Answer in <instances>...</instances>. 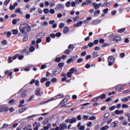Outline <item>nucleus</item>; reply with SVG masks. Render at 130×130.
Here are the masks:
<instances>
[{
    "mask_svg": "<svg viewBox=\"0 0 130 130\" xmlns=\"http://www.w3.org/2000/svg\"><path fill=\"white\" fill-rule=\"evenodd\" d=\"M19 30L23 34H27L31 31V26L28 23L21 24L19 27Z\"/></svg>",
    "mask_w": 130,
    "mask_h": 130,
    "instance_id": "1",
    "label": "nucleus"
},
{
    "mask_svg": "<svg viewBox=\"0 0 130 130\" xmlns=\"http://www.w3.org/2000/svg\"><path fill=\"white\" fill-rule=\"evenodd\" d=\"M64 97V95H63V94L60 93L56 95L55 96L51 98L45 102L41 103L40 104H45V103H48V102H50L51 101H53L54 100H56V99H59L60 98H63Z\"/></svg>",
    "mask_w": 130,
    "mask_h": 130,
    "instance_id": "2",
    "label": "nucleus"
},
{
    "mask_svg": "<svg viewBox=\"0 0 130 130\" xmlns=\"http://www.w3.org/2000/svg\"><path fill=\"white\" fill-rule=\"evenodd\" d=\"M61 72V70L60 71H58L57 72V70L55 69L54 70V71H52L53 74H50V73L47 72L46 73V77H49V76H50L52 78L53 77H55V76H56V75H58V74H60Z\"/></svg>",
    "mask_w": 130,
    "mask_h": 130,
    "instance_id": "3",
    "label": "nucleus"
},
{
    "mask_svg": "<svg viewBox=\"0 0 130 130\" xmlns=\"http://www.w3.org/2000/svg\"><path fill=\"white\" fill-rule=\"evenodd\" d=\"M121 37L120 36H117L115 37H113V35L110 36L109 37L110 41H114L115 43H117L118 41H120Z\"/></svg>",
    "mask_w": 130,
    "mask_h": 130,
    "instance_id": "4",
    "label": "nucleus"
},
{
    "mask_svg": "<svg viewBox=\"0 0 130 130\" xmlns=\"http://www.w3.org/2000/svg\"><path fill=\"white\" fill-rule=\"evenodd\" d=\"M108 61L109 62L108 66H109V67H111V66H113V64H114L115 59L114 58V57L112 56H109L108 57Z\"/></svg>",
    "mask_w": 130,
    "mask_h": 130,
    "instance_id": "5",
    "label": "nucleus"
},
{
    "mask_svg": "<svg viewBox=\"0 0 130 130\" xmlns=\"http://www.w3.org/2000/svg\"><path fill=\"white\" fill-rule=\"evenodd\" d=\"M8 111H9V107L6 105L0 106V112H8Z\"/></svg>",
    "mask_w": 130,
    "mask_h": 130,
    "instance_id": "6",
    "label": "nucleus"
},
{
    "mask_svg": "<svg viewBox=\"0 0 130 130\" xmlns=\"http://www.w3.org/2000/svg\"><path fill=\"white\" fill-rule=\"evenodd\" d=\"M67 130L68 129V126H67V123H62L59 125V130Z\"/></svg>",
    "mask_w": 130,
    "mask_h": 130,
    "instance_id": "7",
    "label": "nucleus"
},
{
    "mask_svg": "<svg viewBox=\"0 0 130 130\" xmlns=\"http://www.w3.org/2000/svg\"><path fill=\"white\" fill-rule=\"evenodd\" d=\"M64 9V6L61 4H59L56 5L55 9L56 11H62Z\"/></svg>",
    "mask_w": 130,
    "mask_h": 130,
    "instance_id": "8",
    "label": "nucleus"
},
{
    "mask_svg": "<svg viewBox=\"0 0 130 130\" xmlns=\"http://www.w3.org/2000/svg\"><path fill=\"white\" fill-rule=\"evenodd\" d=\"M36 125V127H35ZM34 126V130H38L39 127H40V123H38L37 122H35V123L33 124Z\"/></svg>",
    "mask_w": 130,
    "mask_h": 130,
    "instance_id": "9",
    "label": "nucleus"
},
{
    "mask_svg": "<svg viewBox=\"0 0 130 130\" xmlns=\"http://www.w3.org/2000/svg\"><path fill=\"white\" fill-rule=\"evenodd\" d=\"M5 75H8L9 76L10 79H13V73L10 71L7 70L4 72Z\"/></svg>",
    "mask_w": 130,
    "mask_h": 130,
    "instance_id": "10",
    "label": "nucleus"
},
{
    "mask_svg": "<svg viewBox=\"0 0 130 130\" xmlns=\"http://www.w3.org/2000/svg\"><path fill=\"white\" fill-rule=\"evenodd\" d=\"M90 4H92L91 0H86V2L82 3V6L84 7V6H88V5H90Z\"/></svg>",
    "mask_w": 130,
    "mask_h": 130,
    "instance_id": "11",
    "label": "nucleus"
},
{
    "mask_svg": "<svg viewBox=\"0 0 130 130\" xmlns=\"http://www.w3.org/2000/svg\"><path fill=\"white\" fill-rule=\"evenodd\" d=\"M123 88H124V85H120L116 87L115 90L116 91H117V92H120L121 90H123Z\"/></svg>",
    "mask_w": 130,
    "mask_h": 130,
    "instance_id": "12",
    "label": "nucleus"
},
{
    "mask_svg": "<svg viewBox=\"0 0 130 130\" xmlns=\"http://www.w3.org/2000/svg\"><path fill=\"white\" fill-rule=\"evenodd\" d=\"M92 58H95V57H97L98 56H99V54H98V52L97 51H93L92 53L91 54Z\"/></svg>",
    "mask_w": 130,
    "mask_h": 130,
    "instance_id": "13",
    "label": "nucleus"
},
{
    "mask_svg": "<svg viewBox=\"0 0 130 130\" xmlns=\"http://www.w3.org/2000/svg\"><path fill=\"white\" fill-rule=\"evenodd\" d=\"M101 22V20L100 19L95 20L91 23V25H98V24H100V23Z\"/></svg>",
    "mask_w": 130,
    "mask_h": 130,
    "instance_id": "14",
    "label": "nucleus"
},
{
    "mask_svg": "<svg viewBox=\"0 0 130 130\" xmlns=\"http://www.w3.org/2000/svg\"><path fill=\"white\" fill-rule=\"evenodd\" d=\"M35 95H36L37 96H41V93L40 92V88H38L35 92Z\"/></svg>",
    "mask_w": 130,
    "mask_h": 130,
    "instance_id": "15",
    "label": "nucleus"
},
{
    "mask_svg": "<svg viewBox=\"0 0 130 130\" xmlns=\"http://www.w3.org/2000/svg\"><path fill=\"white\" fill-rule=\"evenodd\" d=\"M110 6H111L110 5V2H105L102 5V7H103V8L107 7V8H109V7H110Z\"/></svg>",
    "mask_w": 130,
    "mask_h": 130,
    "instance_id": "16",
    "label": "nucleus"
},
{
    "mask_svg": "<svg viewBox=\"0 0 130 130\" xmlns=\"http://www.w3.org/2000/svg\"><path fill=\"white\" fill-rule=\"evenodd\" d=\"M8 103L9 104H12V105H15L17 103V101H15L14 99H11L9 101Z\"/></svg>",
    "mask_w": 130,
    "mask_h": 130,
    "instance_id": "17",
    "label": "nucleus"
},
{
    "mask_svg": "<svg viewBox=\"0 0 130 130\" xmlns=\"http://www.w3.org/2000/svg\"><path fill=\"white\" fill-rule=\"evenodd\" d=\"M92 6L95 10H98V9H99V6L98 4L95 2L92 3Z\"/></svg>",
    "mask_w": 130,
    "mask_h": 130,
    "instance_id": "18",
    "label": "nucleus"
},
{
    "mask_svg": "<svg viewBox=\"0 0 130 130\" xmlns=\"http://www.w3.org/2000/svg\"><path fill=\"white\" fill-rule=\"evenodd\" d=\"M74 58H75V57H71L70 58L68 59L67 60V63H70L71 62H73V61H74V60H75V59H74Z\"/></svg>",
    "mask_w": 130,
    "mask_h": 130,
    "instance_id": "19",
    "label": "nucleus"
},
{
    "mask_svg": "<svg viewBox=\"0 0 130 130\" xmlns=\"http://www.w3.org/2000/svg\"><path fill=\"white\" fill-rule=\"evenodd\" d=\"M70 28L69 27L66 26L63 29V33L64 34H67L68 32H69Z\"/></svg>",
    "mask_w": 130,
    "mask_h": 130,
    "instance_id": "20",
    "label": "nucleus"
},
{
    "mask_svg": "<svg viewBox=\"0 0 130 130\" xmlns=\"http://www.w3.org/2000/svg\"><path fill=\"white\" fill-rule=\"evenodd\" d=\"M48 80V79H47V78L43 77L41 79L40 82L42 83H42H44V82H46V81H47Z\"/></svg>",
    "mask_w": 130,
    "mask_h": 130,
    "instance_id": "21",
    "label": "nucleus"
},
{
    "mask_svg": "<svg viewBox=\"0 0 130 130\" xmlns=\"http://www.w3.org/2000/svg\"><path fill=\"white\" fill-rule=\"evenodd\" d=\"M82 25V21H79L77 23V24H74V27H81Z\"/></svg>",
    "mask_w": 130,
    "mask_h": 130,
    "instance_id": "22",
    "label": "nucleus"
},
{
    "mask_svg": "<svg viewBox=\"0 0 130 130\" xmlns=\"http://www.w3.org/2000/svg\"><path fill=\"white\" fill-rule=\"evenodd\" d=\"M130 98V96H128L127 97H125L124 99H122V102H127L128 101V98Z\"/></svg>",
    "mask_w": 130,
    "mask_h": 130,
    "instance_id": "23",
    "label": "nucleus"
},
{
    "mask_svg": "<svg viewBox=\"0 0 130 130\" xmlns=\"http://www.w3.org/2000/svg\"><path fill=\"white\" fill-rule=\"evenodd\" d=\"M99 99H105L106 98V94H101L100 96H99Z\"/></svg>",
    "mask_w": 130,
    "mask_h": 130,
    "instance_id": "24",
    "label": "nucleus"
},
{
    "mask_svg": "<svg viewBox=\"0 0 130 130\" xmlns=\"http://www.w3.org/2000/svg\"><path fill=\"white\" fill-rule=\"evenodd\" d=\"M15 13H19L20 15H22L23 14V11H21V9H20V8H17L15 11Z\"/></svg>",
    "mask_w": 130,
    "mask_h": 130,
    "instance_id": "25",
    "label": "nucleus"
},
{
    "mask_svg": "<svg viewBox=\"0 0 130 130\" xmlns=\"http://www.w3.org/2000/svg\"><path fill=\"white\" fill-rule=\"evenodd\" d=\"M117 125V121H115V122H113L111 124V127H115Z\"/></svg>",
    "mask_w": 130,
    "mask_h": 130,
    "instance_id": "26",
    "label": "nucleus"
},
{
    "mask_svg": "<svg viewBox=\"0 0 130 130\" xmlns=\"http://www.w3.org/2000/svg\"><path fill=\"white\" fill-rule=\"evenodd\" d=\"M49 126H51V124H48L47 126L43 127L44 130H48L49 129Z\"/></svg>",
    "mask_w": 130,
    "mask_h": 130,
    "instance_id": "27",
    "label": "nucleus"
},
{
    "mask_svg": "<svg viewBox=\"0 0 130 130\" xmlns=\"http://www.w3.org/2000/svg\"><path fill=\"white\" fill-rule=\"evenodd\" d=\"M66 102H68V99H63L59 103V105H61V104H64Z\"/></svg>",
    "mask_w": 130,
    "mask_h": 130,
    "instance_id": "28",
    "label": "nucleus"
},
{
    "mask_svg": "<svg viewBox=\"0 0 130 130\" xmlns=\"http://www.w3.org/2000/svg\"><path fill=\"white\" fill-rule=\"evenodd\" d=\"M50 84H51V81H48L45 82V86L47 87H50Z\"/></svg>",
    "mask_w": 130,
    "mask_h": 130,
    "instance_id": "29",
    "label": "nucleus"
},
{
    "mask_svg": "<svg viewBox=\"0 0 130 130\" xmlns=\"http://www.w3.org/2000/svg\"><path fill=\"white\" fill-rule=\"evenodd\" d=\"M51 82L53 83H56L57 82V78L54 77L51 79Z\"/></svg>",
    "mask_w": 130,
    "mask_h": 130,
    "instance_id": "30",
    "label": "nucleus"
},
{
    "mask_svg": "<svg viewBox=\"0 0 130 130\" xmlns=\"http://www.w3.org/2000/svg\"><path fill=\"white\" fill-rule=\"evenodd\" d=\"M110 114L109 113H106L104 115V120H106L107 118H108V116H109Z\"/></svg>",
    "mask_w": 130,
    "mask_h": 130,
    "instance_id": "31",
    "label": "nucleus"
},
{
    "mask_svg": "<svg viewBox=\"0 0 130 130\" xmlns=\"http://www.w3.org/2000/svg\"><path fill=\"white\" fill-rule=\"evenodd\" d=\"M60 60H61V57H57L55 59L54 61L56 62H60Z\"/></svg>",
    "mask_w": 130,
    "mask_h": 130,
    "instance_id": "32",
    "label": "nucleus"
},
{
    "mask_svg": "<svg viewBox=\"0 0 130 130\" xmlns=\"http://www.w3.org/2000/svg\"><path fill=\"white\" fill-rule=\"evenodd\" d=\"M26 109V107H24L23 108H21L19 110V113H23V112H24V111H25Z\"/></svg>",
    "mask_w": 130,
    "mask_h": 130,
    "instance_id": "33",
    "label": "nucleus"
},
{
    "mask_svg": "<svg viewBox=\"0 0 130 130\" xmlns=\"http://www.w3.org/2000/svg\"><path fill=\"white\" fill-rule=\"evenodd\" d=\"M13 58H12V57L11 56H9L8 57V63H11V62H13Z\"/></svg>",
    "mask_w": 130,
    "mask_h": 130,
    "instance_id": "34",
    "label": "nucleus"
},
{
    "mask_svg": "<svg viewBox=\"0 0 130 130\" xmlns=\"http://www.w3.org/2000/svg\"><path fill=\"white\" fill-rule=\"evenodd\" d=\"M46 41L47 43H49V42H50V41H51V39L50 38V37L48 36V37H46Z\"/></svg>",
    "mask_w": 130,
    "mask_h": 130,
    "instance_id": "35",
    "label": "nucleus"
},
{
    "mask_svg": "<svg viewBox=\"0 0 130 130\" xmlns=\"http://www.w3.org/2000/svg\"><path fill=\"white\" fill-rule=\"evenodd\" d=\"M71 119V123H74L75 122H77V118H72Z\"/></svg>",
    "mask_w": 130,
    "mask_h": 130,
    "instance_id": "36",
    "label": "nucleus"
},
{
    "mask_svg": "<svg viewBox=\"0 0 130 130\" xmlns=\"http://www.w3.org/2000/svg\"><path fill=\"white\" fill-rule=\"evenodd\" d=\"M125 31V28H122L118 30V33H123Z\"/></svg>",
    "mask_w": 130,
    "mask_h": 130,
    "instance_id": "37",
    "label": "nucleus"
},
{
    "mask_svg": "<svg viewBox=\"0 0 130 130\" xmlns=\"http://www.w3.org/2000/svg\"><path fill=\"white\" fill-rule=\"evenodd\" d=\"M99 99H100L99 96L95 97L94 99H92V102H96L98 101V100H99Z\"/></svg>",
    "mask_w": 130,
    "mask_h": 130,
    "instance_id": "38",
    "label": "nucleus"
},
{
    "mask_svg": "<svg viewBox=\"0 0 130 130\" xmlns=\"http://www.w3.org/2000/svg\"><path fill=\"white\" fill-rule=\"evenodd\" d=\"M108 128H109V126L108 125H107L106 126H104L103 127H102L100 130H106V129H108Z\"/></svg>",
    "mask_w": 130,
    "mask_h": 130,
    "instance_id": "39",
    "label": "nucleus"
},
{
    "mask_svg": "<svg viewBox=\"0 0 130 130\" xmlns=\"http://www.w3.org/2000/svg\"><path fill=\"white\" fill-rule=\"evenodd\" d=\"M110 44L105 43L102 45V47H107V46H110Z\"/></svg>",
    "mask_w": 130,
    "mask_h": 130,
    "instance_id": "40",
    "label": "nucleus"
},
{
    "mask_svg": "<svg viewBox=\"0 0 130 130\" xmlns=\"http://www.w3.org/2000/svg\"><path fill=\"white\" fill-rule=\"evenodd\" d=\"M12 31V34H13L14 35H16V34H18V30L17 29H13Z\"/></svg>",
    "mask_w": 130,
    "mask_h": 130,
    "instance_id": "41",
    "label": "nucleus"
},
{
    "mask_svg": "<svg viewBox=\"0 0 130 130\" xmlns=\"http://www.w3.org/2000/svg\"><path fill=\"white\" fill-rule=\"evenodd\" d=\"M29 50L30 52H33V51H34V50H35V48L34 46H31L29 48Z\"/></svg>",
    "mask_w": 130,
    "mask_h": 130,
    "instance_id": "42",
    "label": "nucleus"
},
{
    "mask_svg": "<svg viewBox=\"0 0 130 130\" xmlns=\"http://www.w3.org/2000/svg\"><path fill=\"white\" fill-rule=\"evenodd\" d=\"M64 66V63L63 62L59 63L58 64V68H62Z\"/></svg>",
    "mask_w": 130,
    "mask_h": 130,
    "instance_id": "43",
    "label": "nucleus"
},
{
    "mask_svg": "<svg viewBox=\"0 0 130 130\" xmlns=\"http://www.w3.org/2000/svg\"><path fill=\"white\" fill-rule=\"evenodd\" d=\"M18 56H19V54H16L15 55H14L12 57V59L13 60H15V59H17V57H18Z\"/></svg>",
    "mask_w": 130,
    "mask_h": 130,
    "instance_id": "44",
    "label": "nucleus"
},
{
    "mask_svg": "<svg viewBox=\"0 0 130 130\" xmlns=\"http://www.w3.org/2000/svg\"><path fill=\"white\" fill-rule=\"evenodd\" d=\"M34 97H35V95H31L29 99L27 100V102H30V101H31L33 100V98H34Z\"/></svg>",
    "mask_w": 130,
    "mask_h": 130,
    "instance_id": "45",
    "label": "nucleus"
},
{
    "mask_svg": "<svg viewBox=\"0 0 130 130\" xmlns=\"http://www.w3.org/2000/svg\"><path fill=\"white\" fill-rule=\"evenodd\" d=\"M43 12L45 14H48L49 13V10L47 8L44 9Z\"/></svg>",
    "mask_w": 130,
    "mask_h": 130,
    "instance_id": "46",
    "label": "nucleus"
},
{
    "mask_svg": "<svg viewBox=\"0 0 130 130\" xmlns=\"http://www.w3.org/2000/svg\"><path fill=\"white\" fill-rule=\"evenodd\" d=\"M119 56L121 58H123V57L125 56V54L124 52L120 53L119 54Z\"/></svg>",
    "mask_w": 130,
    "mask_h": 130,
    "instance_id": "47",
    "label": "nucleus"
},
{
    "mask_svg": "<svg viewBox=\"0 0 130 130\" xmlns=\"http://www.w3.org/2000/svg\"><path fill=\"white\" fill-rule=\"evenodd\" d=\"M35 85L37 86V87H39V80H36L35 81Z\"/></svg>",
    "mask_w": 130,
    "mask_h": 130,
    "instance_id": "48",
    "label": "nucleus"
},
{
    "mask_svg": "<svg viewBox=\"0 0 130 130\" xmlns=\"http://www.w3.org/2000/svg\"><path fill=\"white\" fill-rule=\"evenodd\" d=\"M88 46L89 47V48H91V47H92V46H94V43L90 42L88 44Z\"/></svg>",
    "mask_w": 130,
    "mask_h": 130,
    "instance_id": "49",
    "label": "nucleus"
},
{
    "mask_svg": "<svg viewBox=\"0 0 130 130\" xmlns=\"http://www.w3.org/2000/svg\"><path fill=\"white\" fill-rule=\"evenodd\" d=\"M78 129L82 130V126H81V122H79L77 125Z\"/></svg>",
    "mask_w": 130,
    "mask_h": 130,
    "instance_id": "50",
    "label": "nucleus"
},
{
    "mask_svg": "<svg viewBox=\"0 0 130 130\" xmlns=\"http://www.w3.org/2000/svg\"><path fill=\"white\" fill-rule=\"evenodd\" d=\"M8 126H9V125L8 124L4 123L3 126L1 128V129L6 128V127H8Z\"/></svg>",
    "mask_w": 130,
    "mask_h": 130,
    "instance_id": "51",
    "label": "nucleus"
},
{
    "mask_svg": "<svg viewBox=\"0 0 130 130\" xmlns=\"http://www.w3.org/2000/svg\"><path fill=\"white\" fill-rule=\"evenodd\" d=\"M70 52H71V50L70 49H67L65 50V51H64V53L65 54H69Z\"/></svg>",
    "mask_w": 130,
    "mask_h": 130,
    "instance_id": "52",
    "label": "nucleus"
},
{
    "mask_svg": "<svg viewBox=\"0 0 130 130\" xmlns=\"http://www.w3.org/2000/svg\"><path fill=\"white\" fill-rule=\"evenodd\" d=\"M89 120H95V119H96V117L94 116H92L91 117H90L88 118Z\"/></svg>",
    "mask_w": 130,
    "mask_h": 130,
    "instance_id": "53",
    "label": "nucleus"
},
{
    "mask_svg": "<svg viewBox=\"0 0 130 130\" xmlns=\"http://www.w3.org/2000/svg\"><path fill=\"white\" fill-rule=\"evenodd\" d=\"M63 27H64V24L61 23H60L59 25V28H60V29H62V28H63Z\"/></svg>",
    "mask_w": 130,
    "mask_h": 130,
    "instance_id": "54",
    "label": "nucleus"
},
{
    "mask_svg": "<svg viewBox=\"0 0 130 130\" xmlns=\"http://www.w3.org/2000/svg\"><path fill=\"white\" fill-rule=\"evenodd\" d=\"M70 73H71V74H74V73H75V68H72L69 71Z\"/></svg>",
    "mask_w": 130,
    "mask_h": 130,
    "instance_id": "55",
    "label": "nucleus"
},
{
    "mask_svg": "<svg viewBox=\"0 0 130 130\" xmlns=\"http://www.w3.org/2000/svg\"><path fill=\"white\" fill-rule=\"evenodd\" d=\"M66 7H67V8H70L71 7V2H67L66 3Z\"/></svg>",
    "mask_w": 130,
    "mask_h": 130,
    "instance_id": "56",
    "label": "nucleus"
},
{
    "mask_svg": "<svg viewBox=\"0 0 130 130\" xmlns=\"http://www.w3.org/2000/svg\"><path fill=\"white\" fill-rule=\"evenodd\" d=\"M15 6H14V5H11L9 7V9L11 10V11H13L14 10H15Z\"/></svg>",
    "mask_w": 130,
    "mask_h": 130,
    "instance_id": "57",
    "label": "nucleus"
},
{
    "mask_svg": "<svg viewBox=\"0 0 130 130\" xmlns=\"http://www.w3.org/2000/svg\"><path fill=\"white\" fill-rule=\"evenodd\" d=\"M55 34H50V37H51V38H52L53 39L55 38Z\"/></svg>",
    "mask_w": 130,
    "mask_h": 130,
    "instance_id": "58",
    "label": "nucleus"
},
{
    "mask_svg": "<svg viewBox=\"0 0 130 130\" xmlns=\"http://www.w3.org/2000/svg\"><path fill=\"white\" fill-rule=\"evenodd\" d=\"M122 108H128V105L124 104L122 105Z\"/></svg>",
    "mask_w": 130,
    "mask_h": 130,
    "instance_id": "59",
    "label": "nucleus"
},
{
    "mask_svg": "<svg viewBox=\"0 0 130 130\" xmlns=\"http://www.w3.org/2000/svg\"><path fill=\"white\" fill-rule=\"evenodd\" d=\"M108 11H109L108 8H106V9H104V10H103L104 14H107V13L108 12Z\"/></svg>",
    "mask_w": 130,
    "mask_h": 130,
    "instance_id": "60",
    "label": "nucleus"
},
{
    "mask_svg": "<svg viewBox=\"0 0 130 130\" xmlns=\"http://www.w3.org/2000/svg\"><path fill=\"white\" fill-rule=\"evenodd\" d=\"M7 43V40H4L2 41V44H3V45H6Z\"/></svg>",
    "mask_w": 130,
    "mask_h": 130,
    "instance_id": "61",
    "label": "nucleus"
},
{
    "mask_svg": "<svg viewBox=\"0 0 130 130\" xmlns=\"http://www.w3.org/2000/svg\"><path fill=\"white\" fill-rule=\"evenodd\" d=\"M86 125L87 126V127H89V126H91V125H92V122L88 121L86 124Z\"/></svg>",
    "mask_w": 130,
    "mask_h": 130,
    "instance_id": "62",
    "label": "nucleus"
},
{
    "mask_svg": "<svg viewBox=\"0 0 130 130\" xmlns=\"http://www.w3.org/2000/svg\"><path fill=\"white\" fill-rule=\"evenodd\" d=\"M111 15H112V16H114L115 15H116V10H113L111 11Z\"/></svg>",
    "mask_w": 130,
    "mask_h": 130,
    "instance_id": "63",
    "label": "nucleus"
},
{
    "mask_svg": "<svg viewBox=\"0 0 130 130\" xmlns=\"http://www.w3.org/2000/svg\"><path fill=\"white\" fill-rule=\"evenodd\" d=\"M13 25H16L17 24V19H13L12 21Z\"/></svg>",
    "mask_w": 130,
    "mask_h": 130,
    "instance_id": "64",
    "label": "nucleus"
}]
</instances>
